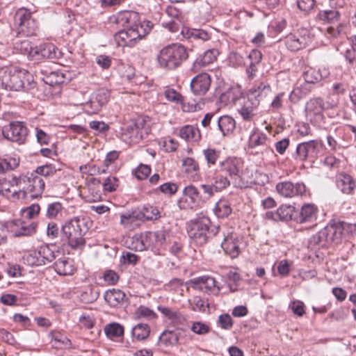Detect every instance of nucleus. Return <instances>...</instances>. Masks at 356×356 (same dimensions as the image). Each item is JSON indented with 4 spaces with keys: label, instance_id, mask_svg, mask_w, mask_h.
<instances>
[{
    "label": "nucleus",
    "instance_id": "13d9d810",
    "mask_svg": "<svg viewBox=\"0 0 356 356\" xmlns=\"http://www.w3.org/2000/svg\"><path fill=\"white\" fill-rule=\"evenodd\" d=\"M95 101L99 102L102 106H104L108 102L110 97L109 91L105 88H100L91 95Z\"/></svg>",
    "mask_w": 356,
    "mask_h": 356
},
{
    "label": "nucleus",
    "instance_id": "f257e3e1",
    "mask_svg": "<svg viewBox=\"0 0 356 356\" xmlns=\"http://www.w3.org/2000/svg\"><path fill=\"white\" fill-rule=\"evenodd\" d=\"M115 23L122 28L115 35V40L120 46L133 47L144 36L140 16L138 13L125 10L115 17Z\"/></svg>",
    "mask_w": 356,
    "mask_h": 356
},
{
    "label": "nucleus",
    "instance_id": "2eb2a0df",
    "mask_svg": "<svg viewBox=\"0 0 356 356\" xmlns=\"http://www.w3.org/2000/svg\"><path fill=\"white\" fill-rule=\"evenodd\" d=\"M191 286L209 294L218 295L220 287L216 280L209 275L195 277L190 280Z\"/></svg>",
    "mask_w": 356,
    "mask_h": 356
},
{
    "label": "nucleus",
    "instance_id": "6e6552de",
    "mask_svg": "<svg viewBox=\"0 0 356 356\" xmlns=\"http://www.w3.org/2000/svg\"><path fill=\"white\" fill-rule=\"evenodd\" d=\"M15 26L17 33L26 36L35 33L38 24L32 17L31 13L26 8H19L15 15Z\"/></svg>",
    "mask_w": 356,
    "mask_h": 356
},
{
    "label": "nucleus",
    "instance_id": "69168bd1",
    "mask_svg": "<svg viewBox=\"0 0 356 356\" xmlns=\"http://www.w3.org/2000/svg\"><path fill=\"white\" fill-rule=\"evenodd\" d=\"M162 26L172 33L177 32L180 28V21L177 17L171 19L169 21H163Z\"/></svg>",
    "mask_w": 356,
    "mask_h": 356
},
{
    "label": "nucleus",
    "instance_id": "412c9836",
    "mask_svg": "<svg viewBox=\"0 0 356 356\" xmlns=\"http://www.w3.org/2000/svg\"><path fill=\"white\" fill-rule=\"evenodd\" d=\"M219 51L217 49L207 50L202 55L198 56L194 61L191 70L196 73L201 68L204 67L216 60Z\"/></svg>",
    "mask_w": 356,
    "mask_h": 356
},
{
    "label": "nucleus",
    "instance_id": "a878e982",
    "mask_svg": "<svg viewBox=\"0 0 356 356\" xmlns=\"http://www.w3.org/2000/svg\"><path fill=\"white\" fill-rule=\"evenodd\" d=\"M86 189L88 191L87 201L95 202L102 200L100 180L94 177L90 178L86 182Z\"/></svg>",
    "mask_w": 356,
    "mask_h": 356
},
{
    "label": "nucleus",
    "instance_id": "72a5a7b5",
    "mask_svg": "<svg viewBox=\"0 0 356 356\" xmlns=\"http://www.w3.org/2000/svg\"><path fill=\"white\" fill-rule=\"evenodd\" d=\"M129 248L135 251H143L149 249L146 232L135 234L130 239Z\"/></svg>",
    "mask_w": 356,
    "mask_h": 356
},
{
    "label": "nucleus",
    "instance_id": "0e129e2a",
    "mask_svg": "<svg viewBox=\"0 0 356 356\" xmlns=\"http://www.w3.org/2000/svg\"><path fill=\"white\" fill-rule=\"evenodd\" d=\"M102 186L104 191L113 192L115 191L118 186V179L115 177H108L104 180Z\"/></svg>",
    "mask_w": 356,
    "mask_h": 356
},
{
    "label": "nucleus",
    "instance_id": "6ab92c4d",
    "mask_svg": "<svg viewBox=\"0 0 356 356\" xmlns=\"http://www.w3.org/2000/svg\"><path fill=\"white\" fill-rule=\"evenodd\" d=\"M211 78L207 73H201L191 81V88L196 95H204L209 89Z\"/></svg>",
    "mask_w": 356,
    "mask_h": 356
},
{
    "label": "nucleus",
    "instance_id": "39448f33",
    "mask_svg": "<svg viewBox=\"0 0 356 356\" xmlns=\"http://www.w3.org/2000/svg\"><path fill=\"white\" fill-rule=\"evenodd\" d=\"M88 227L83 218L74 217L67 221L62 227L63 237L67 240L69 245L74 249H82L86 244L84 235Z\"/></svg>",
    "mask_w": 356,
    "mask_h": 356
},
{
    "label": "nucleus",
    "instance_id": "f8f14e48",
    "mask_svg": "<svg viewBox=\"0 0 356 356\" xmlns=\"http://www.w3.org/2000/svg\"><path fill=\"white\" fill-rule=\"evenodd\" d=\"M28 130L22 122H11L2 129L3 137L10 141L22 143L26 140Z\"/></svg>",
    "mask_w": 356,
    "mask_h": 356
},
{
    "label": "nucleus",
    "instance_id": "c03bdc74",
    "mask_svg": "<svg viewBox=\"0 0 356 356\" xmlns=\"http://www.w3.org/2000/svg\"><path fill=\"white\" fill-rule=\"evenodd\" d=\"M141 213V220L145 219L147 220H156L161 217L159 210L157 207L147 205L144 207Z\"/></svg>",
    "mask_w": 356,
    "mask_h": 356
},
{
    "label": "nucleus",
    "instance_id": "58836bf2",
    "mask_svg": "<svg viewBox=\"0 0 356 356\" xmlns=\"http://www.w3.org/2000/svg\"><path fill=\"white\" fill-rule=\"evenodd\" d=\"M158 310L172 323H179L182 319V315L177 310L163 306H158Z\"/></svg>",
    "mask_w": 356,
    "mask_h": 356
},
{
    "label": "nucleus",
    "instance_id": "20e7f679",
    "mask_svg": "<svg viewBox=\"0 0 356 356\" xmlns=\"http://www.w3.org/2000/svg\"><path fill=\"white\" fill-rule=\"evenodd\" d=\"M188 57V55L184 46L179 43H174L159 51L157 55V61L161 67L172 70L181 66Z\"/></svg>",
    "mask_w": 356,
    "mask_h": 356
},
{
    "label": "nucleus",
    "instance_id": "f3484780",
    "mask_svg": "<svg viewBox=\"0 0 356 356\" xmlns=\"http://www.w3.org/2000/svg\"><path fill=\"white\" fill-rule=\"evenodd\" d=\"M143 120L131 121L126 125L122 134V140L129 144L138 143L143 138Z\"/></svg>",
    "mask_w": 356,
    "mask_h": 356
},
{
    "label": "nucleus",
    "instance_id": "09e8293b",
    "mask_svg": "<svg viewBox=\"0 0 356 356\" xmlns=\"http://www.w3.org/2000/svg\"><path fill=\"white\" fill-rule=\"evenodd\" d=\"M278 220H291L294 212V207L291 205L282 204L277 209Z\"/></svg>",
    "mask_w": 356,
    "mask_h": 356
},
{
    "label": "nucleus",
    "instance_id": "e433bc0d",
    "mask_svg": "<svg viewBox=\"0 0 356 356\" xmlns=\"http://www.w3.org/2000/svg\"><path fill=\"white\" fill-rule=\"evenodd\" d=\"M180 332L178 330H164L159 338V342L165 346H175L179 339Z\"/></svg>",
    "mask_w": 356,
    "mask_h": 356
},
{
    "label": "nucleus",
    "instance_id": "bb28decb",
    "mask_svg": "<svg viewBox=\"0 0 356 356\" xmlns=\"http://www.w3.org/2000/svg\"><path fill=\"white\" fill-rule=\"evenodd\" d=\"M141 221V213L140 212H127L120 215V224L129 230L138 227Z\"/></svg>",
    "mask_w": 356,
    "mask_h": 356
},
{
    "label": "nucleus",
    "instance_id": "79ce46f5",
    "mask_svg": "<svg viewBox=\"0 0 356 356\" xmlns=\"http://www.w3.org/2000/svg\"><path fill=\"white\" fill-rule=\"evenodd\" d=\"M20 220H10L4 222H0V230L3 233H10L14 236L17 237L19 224Z\"/></svg>",
    "mask_w": 356,
    "mask_h": 356
},
{
    "label": "nucleus",
    "instance_id": "4468645a",
    "mask_svg": "<svg viewBox=\"0 0 356 356\" xmlns=\"http://www.w3.org/2000/svg\"><path fill=\"white\" fill-rule=\"evenodd\" d=\"M242 245L243 238L233 232H228L227 235H225L224 240L221 243L225 254L232 259L236 258L239 255Z\"/></svg>",
    "mask_w": 356,
    "mask_h": 356
},
{
    "label": "nucleus",
    "instance_id": "3c124183",
    "mask_svg": "<svg viewBox=\"0 0 356 356\" xmlns=\"http://www.w3.org/2000/svg\"><path fill=\"white\" fill-rule=\"evenodd\" d=\"M103 106L99 102L95 101L92 96L90 99L83 104V110L85 113L88 115H93L98 113L102 108Z\"/></svg>",
    "mask_w": 356,
    "mask_h": 356
},
{
    "label": "nucleus",
    "instance_id": "c85d7f7f",
    "mask_svg": "<svg viewBox=\"0 0 356 356\" xmlns=\"http://www.w3.org/2000/svg\"><path fill=\"white\" fill-rule=\"evenodd\" d=\"M318 208L314 204H305L302 206L298 220L300 223L312 222L316 220Z\"/></svg>",
    "mask_w": 356,
    "mask_h": 356
},
{
    "label": "nucleus",
    "instance_id": "ddd939ff",
    "mask_svg": "<svg viewBox=\"0 0 356 356\" xmlns=\"http://www.w3.org/2000/svg\"><path fill=\"white\" fill-rule=\"evenodd\" d=\"M149 249L156 254H161L169 241L170 232L160 229L156 232H146Z\"/></svg>",
    "mask_w": 356,
    "mask_h": 356
},
{
    "label": "nucleus",
    "instance_id": "7ed1b4c3",
    "mask_svg": "<svg viewBox=\"0 0 356 356\" xmlns=\"http://www.w3.org/2000/svg\"><path fill=\"white\" fill-rule=\"evenodd\" d=\"M0 82L6 90L19 91L29 90L35 86L33 75L24 69L2 67L0 69Z\"/></svg>",
    "mask_w": 356,
    "mask_h": 356
},
{
    "label": "nucleus",
    "instance_id": "2f4dec72",
    "mask_svg": "<svg viewBox=\"0 0 356 356\" xmlns=\"http://www.w3.org/2000/svg\"><path fill=\"white\" fill-rule=\"evenodd\" d=\"M15 52L26 56L29 59H34L35 46L29 40H17L14 43Z\"/></svg>",
    "mask_w": 356,
    "mask_h": 356
},
{
    "label": "nucleus",
    "instance_id": "864d4df0",
    "mask_svg": "<svg viewBox=\"0 0 356 356\" xmlns=\"http://www.w3.org/2000/svg\"><path fill=\"white\" fill-rule=\"evenodd\" d=\"M103 106L99 102L95 101L92 96L90 99L83 104V110L85 113L88 115H93L98 113L102 108Z\"/></svg>",
    "mask_w": 356,
    "mask_h": 356
},
{
    "label": "nucleus",
    "instance_id": "393cba45",
    "mask_svg": "<svg viewBox=\"0 0 356 356\" xmlns=\"http://www.w3.org/2000/svg\"><path fill=\"white\" fill-rule=\"evenodd\" d=\"M329 74L330 72L328 69L325 67L318 70L308 67L303 71L302 76L305 82L314 83L321 81L322 79L327 77Z\"/></svg>",
    "mask_w": 356,
    "mask_h": 356
},
{
    "label": "nucleus",
    "instance_id": "5fc2aeb1",
    "mask_svg": "<svg viewBox=\"0 0 356 356\" xmlns=\"http://www.w3.org/2000/svg\"><path fill=\"white\" fill-rule=\"evenodd\" d=\"M103 106L99 102L95 101L92 96L90 99L83 104V110L85 113L88 115H93L98 113L102 108Z\"/></svg>",
    "mask_w": 356,
    "mask_h": 356
},
{
    "label": "nucleus",
    "instance_id": "8fccbe9b",
    "mask_svg": "<svg viewBox=\"0 0 356 356\" xmlns=\"http://www.w3.org/2000/svg\"><path fill=\"white\" fill-rule=\"evenodd\" d=\"M310 243L316 245L321 247L325 246L327 244H330L327 240V234L325 229H321L318 232L314 234L310 238Z\"/></svg>",
    "mask_w": 356,
    "mask_h": 356
},
{
    "label": "nucleus",
    "instance_id": "c9c22d12",
    "mask_svg": "<svg viewBox=\"0 0 356 356\" xmlns=\"http://www.w3.org/2000/svg\"><path fill=\"white\" fill-rule=\"evenodd\" d=\"M184 195L186 197V201L189 200L188 207L190 208L197 206L201 202L200 192L193 185H188L184 188Z\"/></svg>",
    "mask_w": 356,
    "mask_h": 356
},
{
    "label": "nucleus",
    "instance_id": "052dcab7",
    "mask_svg": "<svg viewBox=\"0 0 356 356\" xmlns=\"http://www.w3.org/2000/svg\"><path fill=\"white\" fill-rule=\"evenodd\" d=\"M79 171L82 174H86L90 176L106 172L105 169H101L100 168L97 167L95 165L92 163H87L86 165H81L79 167Z\"/></svg>",
    "mask_w": 356,
    "mask_h": 356
},
{
    "label": "nucleus",
    "instance_id": "4d7b16f0",
    "mask_svg": "<svg viewBox=\"0 0 356 356\" xmlns=\"http://www.w3.org/2000/svg\"><path fill=\"white\" fill-rule=\"evenodd\" d=\"M63 210L62 204L58 202H55L48 204L46 216L49 218H56L61 214Z\"/></svg>",
    "mask_w": 356,
    "mask_h": 356
},
{
    "label": "nucleus",
    "instance_id": "de8ad7c7",
    "mask_svg": "<svg viewBox=\"0 0 356 356\" xmlns=\"http://www.w3.org/2000/svg\"><path fill=\"white\" fill-rule=\"evenodd\" d=\"M213 187L216 192H220L229 186V179L222 175H215L211 180Z\"/></svg>",
    "mask_w": 356,
    "mask_h": 356
},
{
    "label": "nucleus",
    "instance_id": "423d86ee",
    "mask_svg": "<svg viewBox=\"0 0 356 356\" xmlns=\"http://www.w3.org/2000/svg\"><path fill=\"white\" fill-rule=\"evenodd\" d=\"M261 92V86H259L257 88H252L247 94V97L243 99V104L238 109V111L245 121H253L257 115Z\"/></svg>",
    "mask_w": 356,
    "mask_h": 356
},
{
    "label": "nucleus",
    "instance_id": "a211bd4d",
    "mask_svg": "<svg viewBox=\"0 0 356 356\" xmlns=\"http://www.w3.org/2000/svg\"><path fill=\"white\" fill-rule=\"evenodd\" d=\"M276 191L282 197H293L305 194L306 187L303 183L293 184L291 181H282L277 184Z\"/></svg>",
    "mask_w": 356,
    "mask_h": 356
},
{
    "label": "nucleus",
    "instance_id": "37998d69",
    "mask_svg": "<svg viewBox=\"0 0 356 356\" xmlns=\"http://www.w3.org/2000/svg\"><path fill=\"white\" fill-rule=\"evenodd\" d=\"M104 332L108 338L113 339L123 335L124 327L119 323H113L105 327Z\"/></svg>",
    "mask_w": 356,
    "mask_h": 356
},
{
    "label": "nucleus",
    "instance_id": "1a4fd4ad",
    "mask_svg": "<svg viewBox=\"0 0 356 356\" xmlns=\"http://www.w3.org/2000/svg\"><path fill=\"white\" fill-rule=\"evenodd\" d=\"M209 225L210 220L206 216L191 221L188 227V236L197 245L205 244L208 241Z\"/></svg>",
    "mask_w": 356,
    "mask_h": 356
},
{
    "label": "nucleus",
    "instance_id": "ea45409f",
    "mask_svg": "<svg viewBox=\"0 0 356 356\" xmlns=\"http://www.w3.org/2000/svg\"><path fill=\"white\" fill-rule=\"evenodd\" d=\"M232 208L229 202L226 200H220L216 204L214 213L218 218H226L232 213Z\"/></svg>",
    "mask_w": 356,
    "mask_h": 356
},
{
    "label": "nucleus",
    "instance_id": "9d476101",
    "mask_svg": "<svg viewBox=\"0 0 356 356\" xmlns=\"http://www.w3.org/2000/svg\"><path fill=\"white\" fill-rule=\"evenodd\" d=\"M323 144L321 140H312L298 145L296 150V159L303 161L308 159H314L323 150Z\"/></svg>",
    "mask_w": 356,
    "mask_h": 356
},
{
    "label": "nucleus",
    "instance_id": "774afa93",
    "mask_svg": "<svg viewBox=\"0 0 356 356\" xmlns=\"http://www.w3.org/2000/svg\"><path fill=\"white\" fill-rule=\"evenodd\" d=\"M165 98L170 101L176 103L181 102L182 96L175 89L168 88L164 91Z\"/></svg>",
    "mask_w": 356,
    "mask_h": 356
},
{
    "label": "nucleus",
    "instance_id": "aec40b11",
    "mask_svg": "<svg viewBox=\"0 0 356 356\" xmlns=\"http://www.w3.org/2000/svg\"><path fill=\"white\" fill-rule=\"evenodd\" d=\"M34 59L40 60L42 58L55 59L60 56V52L51 43H44L38 46H35Z\"/></svg>",
    "mask_w": 356,
    "mask_h": 356
},
{
    "label": "nucleus",
    "instance_id": "f03ea898",
    "mask_svg": "<svg viewBox=\"0 0 356 356\" xmlns=\"http://www.w3.org/2000/svg\"><path fill=\"white\" fill-rule=\"evenodd\" d=\"M13 184L18 190L14 191L11 196L14 200H21L26 198L29 194L31 198H37L42 194L45 183L43 179L33 173L20 175L19 177L12 178Z\"/></svg>",
    "mask_w": 356,
    "mask_h": 356
},
{
    "label": "nucleus",
    "instance_id": "49530a36",
    "mask_svg": "<svg viewBox=\"0 0 356 356\" xmlns=\"http://www.w3.org/2000/svg\"><path fill=\"white\" fill-rule=\"evenodd\" d=\"M202 154L209 166L214 165L220 158V151L214 148H207Z\"/></svg>",
    "mask_w": 356,
    "mask_h": 356
},
{
    "label": "nucleus",
    "instance_id": "5701e85b",
    "mask_svg": "<svg viewBox=\"0 0 356 356\" xmlns=\"http://www.w3.org/2000/svg\"><path fill=\"white\" fill-rule=\"evenodd\" d=\"M243 163L241 159L236 157H229L220 163L222 172L228 174L230 177H239Z\"/></svg>",
    "mask_w": 356,
    "mask_h": 356
},
{
    "label": "nucleus",
    "instance_id": "cd10ccee",
    "mask_svg": "<svg viewBox=\"0 0 356 356\" xmlns=\"http://www.w3.org/2000/svg\"><path fill=\"white\" fill-rule=\"evenodd\" d=\"M54 267L58 275L63 276L71 275L75 271L73 261L65 257L58 259L54 263Z\"/></svg>",
    "mask_w": 356,
    "mask_h": 356
},
{
    "label": "nucleus",
    "instance_id": "c756f323",
    "mask_svg": "<svg viewBox=\"0 0 356 356\" xmlns=\"http://www.w3.org/2000/svg\"><path fill=\"white\" fill-rule=\"evenodd\" d=\"M337 187L345 194L353 193L356 184L352 177L347 174H340L337 179Z\"/></svg>",
    "mask_w": 356,
    "mask_h": 356
},
{
    "label": "nucleus",
    "instance_id": "e2e57ef3",
    "mask_svg": "<svg viewBox=\"0 0 356 356\" xmlns=\"http://www.w3.org/2000/svg\"><path fill=\"white\" fill-rule=\"evenodd\" d=\"M136 314L139 318H144L149 320L154 319L157 316L152 309L143 305L138 308Z\"/></svg>",
    "mask_w": 356,
    "mask_h": 356
},
{
    "label": "nucleus",
    "instance_id": "4be33fe9",
    "mask_svg": "<svg viewBox=\"0 0 356 356\" xmlns=\"http://www.w3.org/2000/svg\"><path fill=\"white\" fill-rule=\"evenodd\" d=\"M345 223L343 222L332 220L324 227L327 234L329 243L340 242L344 230Z\"/></svg>",
    "mask_w": 356,
    "mask_h": 356
},
{
    "label": "nucleus",
    "instance_id": "338daca9",
    "mask_svg": "<svg viewBox=\"0 0 356 356\" xmlns=\"http://www.w3.org/2000/svg\"><path fill=\"white\" fill-rule=\"evenodd\" d=\"M218 324L224 330H230L233 325V321L229 314H221L218 317Z\"/></svg>",
    "mask_w": 356,
    "mask_h": 356
},
{
    "label": "nucleus",
    "instance_id": "680f3d73",
    "mask_svg": "<svg viewBox=\"0 0 356 356\" xmlns=\"http://www.w3.org/2000/svg\"><path fill=\"white\" fill-rule=\"evenodd\" d=\"M40 210V208L38 204H33L28 207L22 209L21 210V213L24 218L32 219L38 215Z\"/></svg>",
    "mask_w": 356,
    "mask_h": 356
},
{
    "label": "nucleus",
    "instance_id": "473e14b6",
    "mask_svg": "<svg viewBox=\"0 0 356 356\" xmlns=\"http://www.w3.org/2000/svg\"><path fill=\"white\" fill-rule=\"evenodd\" d=\"M180 138L187 142H197L201 138L199 129L193 125H185L179 129Z\"/></svg>",
    "mask_w": 356,
    "mask_h": 356
},
{
    "label": "nucleus",
    "instance_id": "4c0bfd02",
    "mask_svg": "<svg viewBox=\"0 0 356 356\" xmlns=\"http://www.w3.org/2000/svg\"><path fill=\"white\" fill-rule=\"evenodd\" d=\"M182 35L188 39L201 40L207 41L210 39L209 33L202 29L184 28L181 30Z\"/></svg>",
    "mask_w": 356,
    "mask_h": 356
},
{
    "label": "nucleus",
    "instance_id": "9b49d317",
    "mask_svg": "<svg viewBox=\"0 0 356 356\" xmlns=\"http://www.w3.org/2000/svg\"><path fill=\"white\" fill-rule=\"evenodd\" d=\"M311 40L309 31L302 29L289 34L285 38V44L288 49L296 51L305 48L310 43Z\"/></svg>",
    "mask_w": 356,
    "mask_h": 356
},
{
    "label": "nucleus",
    "instance_id": "0eeeda50",
    "mask_svg": "<svg viewBox=\"0 0 356 356\" xmlns=\"http://www.w3.org/2000/svg\"><path fill=\"white\" fill-rule=\"evenodd\" d=\"M56 247L54 245H42L36 250L30 252L25 260L31 266H43L53 261L56 257Z\"/></svg>",
    "mask_w": 356,
    "mask_h": 356
},
{
    "label": "nucleus",
    "instance_id": "b1692460",
    "mask_svg": "<svg viewBox=\"0 0 356 356\" xmlns=\"http://www.w3.org/2000/svg\"><path fill=\"white\" fill-rule=\"evenodd\" d=\"M269 142L270 138L264 132L259 130L258 128H254L252 129L249 136L248 145L250 149L258 147L267 148Z\"/></svg>",
    "mask_w": 356,
    "mask_h": 356
},
{
    "label": "nucleus",
    "instance_id": "f704fd0d",
    "mask_svg": "<svg viewBox=\"0 0 356 356\" xmlns=\"http://www.w3.org/2000/svg\"><path fill=\"white\" fill-rule=\"evenodd\" d=\"M105 300L112 307L123 303L126 300V294L120 289H111L105 292Z\"/></svg>",
    "mask_w": 356,
    "mask_h": 356
},
{
    "label": "nucleus",
    "instance_id": "603ef678",
    "mask_svg": "<svg viewBox=\"0 0 356 356\" xmlns=\"http://www.w3.org/2000/svg\"><path fill=\"white\" fill-rule=\"evenodd\" d=\"M103 106L99 102L95 101L92 96L90 99L83 104V110L85 113L88 115H93L98 113L102 108Z\"/></svg>",
    "mask_w": 356,
    "mask_h": 356
},
{
    "label": "nucleus",
    "instance_id": "7c9ffc66",
    "mask_svg": "<svg viewBox=\"0 0 356 356\" xmlns=\"http://www.w3.org/2000/svg\"><path fill=\"white\" fill-rule=\"evenodd\" d=\"M218 127L222 136H229L236 129V121L230 115H222L218 120Z\"/></svg>",
    "mask_w": 356,
    "mask_h": 356
},
{
    "label": "nucleus",
    "instance_id": "6e6d98bb",
    "mask_svg": "<svg viewBox=\"0 0 356 356\" xmlns=\"http://www.w3.org/2000/svg\"><path fill=\"white\" fill-rule=\"evenodd\" d=\"M350 47L346 51V58L350 64H356V35L351 36L349 39Z\"/></svg>",
    "mask_w": 356,
    "mask_h": 356
},
{
    "label": "nucleus",
    "instance_id": "a18cd8bd",
    "mask_svg": "<svg viewBox=\"0 0 356 356\" xmlns=\"http://www.w3.org/2000/svg\"><path fill=\"white\" fill-rule=\"evenodd\" d=\"M317 18L323 22L334 23L338 21L339 13L336 10H323L318 13Z\"/></svg>",
    "mask_w": 356,
    "mask_h": 356
},
{
    "label": "nucleus",
    "instance_id": "bf43d9fd",
    "mask_svg": "<svg viewBox=\"0 0 356 356\" xmlns=\"http://www.w3.org/2000/svg\"><path fill=\"white\" fill-rule=\"evenodd\" d=\"M19 165V161L15 158L0 159V173L15 169Z\"/></svg>",
    "mask_w": 356,
    "mask_h": 356
},
{
    "label": "nucleus",
    "instance_id": "dca6fc26",
    "mask_svg": "<svg viewBox=\"0 0 356 356\" xmlns=\"http://www.w3.org/2000/svg\"><path fill=\"white\" fill-rule=\"evenodd\" d=\"M307 118L316 124H321L324 121L323 100L321 98L309 99L305 106Z\"/></svg>",
    "mask_w": 356,
    "mask_h": 356
},
{
    "label": "nucleus",
    "instance_id": "a19ab883",
    "mask_svg": "<svg viewBox=\"0 0 356 356\" xmlns=\"http://www.w3.org/2000/svg\"><path fill=\"white\" fill-rule=\"evenodd\" d=\"M150 333V328L147 324L138 323L132 328L131 334L138 341L146 339Z\"/></svg>",
    "mask_w": 356,
    "mask_h": 356
}]
</instances>
